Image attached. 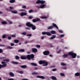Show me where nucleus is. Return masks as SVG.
Wrapping results in <instances>:
<instances>
[{
    "instance_id": "60",
    "label": "nucleus",
    "mask_w": 80,
    "mask_h": 80,
    "mask_svg": "<svg viewBox=\"0 0 80 80\" xmlns=\"http://www.w3.org/2000/svg\"><path fill=\"white\" fill-rule=\"evenodd\" d=\"M2 64H5V62H1Z\"/></svg>"
},
{
    "instance_id": "7",
    "label": "nucleus",
    "mask_w": 80,
    "mask_h": 80,
    "mask_svg": "<svg viewBox=\"0 0 80 80\" xmlns=\"http://www.w3.org/2000/svg\"><path fill=\"white\" fill-rule=\"evenodd\" d=\"M45 7V4H42L40 6V7L37 6V7L38 8H43Z\"/></svg>"
},
{
    "instance_id": "29",
    "label": "nucleus",
    "mask_w": 80,
    "mask_h": 80,
    "mask_svg": "<svg viewBox=\"0 0 80 80\" xmlns=\"http://www.w3.org/2000/svg\"><path fill=\"white\" fill-rule=\"evenodd\" d=\"M15 58L16 60H19V59H20V57L17 55H16L15 56Z\"/></svg>"
},
{
    "instance_id": "9",
    "label": "nucleus",
    "mask_w": 80,
    "mask_h": 80,
    "mask_svg": "<svg viewBox=\"0 0 80 80\" xmlns=\"http://www.w3.org/2000/svg\"><path fill=\"white\" fill-rule=\"evenodd\" d=\"M31 27L32 29L33 30H34L36 29V26L34 25H33L32 24L31 26Z\"/></svg>"
},
{
    "instance_id": "28",
    "label": "nucleus",
    "mask_w": 80,
    "mask_h": 80,
    "mask_svg": "<svg viewBox=\"0 0 80 80\" xmlns=\"http://www.w3.org/2000/svg\"><path fill=\"white\" fill-rule=\"evenodd\" d=\"M75 76H76L77 77H78L79 75H80V73L78 72H77L76 73H75Z\"/></svg>"
},
{
    "instance_id": "49",
    "label": "nucleus",
    "mask_w": 80,
    "mask_h": 80,
    "mask_svg": "<svg viewBox=\"0 0 80 80\" xmlns=\"http://www.w3.org/2000/svg\"><path fill=\"white\" fill-rule=\"evenodd\" d=\"M61 50L59 49V51H58V52H57V53H60V52H61Z\"/></svg>"
},
{
    "instance_id": "18",
    "label": "nucleus",
    "mask_w": 80,
    "mask_h": 80,
    "mask_svg": "<svg viewBox=\"0 0 80 80\" xmlns=\"http://www.w3.org/2000/svg\"><path fill=\"white\" fill-rule=\"evenodd\" d=\"M11 12L12 13H14V14H17L18 13L17 11H11Z\"/></svg>"
},
{
    "instance_id": "41",
    "label": "nucleus",
    "mask_w": 80,
    "mask_h": 80,
    "mask_svg": "<svg viewBox=\"0 0 80 80\" xmlns=\"http://www.w3.org/2000/svg\"><path fill=\"white\" fill-rule=\"evenodd\" d=\"M36 46L37 48H40V45H36Z\"/></svg>"
},
{
    "instance_id": "61",
    "label": "nucleus",
    "mask_w": 80,
    "mask_h": 80,
    "mask_svg": "<svg viewBox=\"0 0 80 80\" xmlns=\"http://www.w3.org/2000/svg\"><path fill=\"white\" fill-rule=\"evenodd\" d=\"M9 23L10 24H12V21H9Z\"/></svg>"
},
{
    "instance_id": "58",
    "label": "nucleus",
    "mask_w": 80,
    "mask_h": 80,
    "mask_svg": "<svg viewBox=\"0 0 80 80\" xmlns=\"http://www.w3.org/2000/svg\"><path fill=\"white\" fill-rule=\"evenodd\" d=\"M12 37H16V36H15V35H12L11 36Z\"/></svg>"
},
{
    "instance_id": "4",
    "label": "nucleus",
    "mask_w": 80,
    "mask_h": 80,
    "mask_svg": "<svg viewBox=\"0 0 80 80\" xmlns=\"http://www.w3.org/2000/svg\"><path fill=\"white\" fill-rule=\"evenodd\" d=\"M34 58V55L33 54H31V55H28L26 57V58L28 60H30L31 58Z\"/></svg>"
},
{
    "instance_id": "40",
    "label": "nucleus",
    "mask_w": 80,
    "mask_h": 80,
    "mask_svg": "<svg viewBox=\"0 0 80 80\" xmlns=\"http://www.w3.org/2000/svg\"><path fill=\"white\" fill-rule=\"evenodd\" d=\"M60 75H61V76H62V77H63V76H65V74H64L63 73H60Z\"/></svg>"
},
{
    "instance_id": "11",
    "label": "nucleus",
    "mask_w": 80,
    "mask_h": 80,
    "mask_svg": "<svg viewBox=\"0 0 80 80\" xmlns=\"http://www.w3.org/2000/svg\"><path fill=\"white\" fill-rule=\"evenodd\" d=\"M9 75L10 77H14L15 76L14 73L12 72H10L9 73Z\"/></svg>"
},
{
    "instance_id": "10",
    "label": "nucleus",
    "mask_w": 80,
    "mask_h": 80,
    "mask_svg": "<svg viewBox=\"0 0 80 80\" xmlns=\"http://www.w3.org/2000/svg\"><path fill=\"white\" fill-rule=\"evenodd\" d=\"M38 21H40V19H39V18H37L36 19H32V22H34V23H35V22H38Z\"/></svg>"
},
{
    "instance_id": "54",
    "label": "nucleus",
    "mask_w": 80,
    "mask_h": 80,
    "mask_svg": "<svg viewBox=\"0 0 80 80\" xmlns=\"http://www.w3.org/2000/svg\"><path fill=\"white\" fill-rule=\"evenodd\" d=\"M52 71L53 72H55V71H57V69H53L52 70Z\"/></svg>"
},
{
    "instance_id": "26",
    "label": "nucleus",
    "mask_w": 80,
    "mask_h": 80,
    "mask_svg": "<svg viewBox=\"0 0 80 80\" xmlns=\"http://www.w3.org/2000/svg\"><path fill=\"white\" fill-rule=\"evenodd\" d=\"M31 64L32 65H33V66H35L36 67L37 66V64L35 63L32 62L31 63Z\"/></svg>"
},
{
    "instance_id": "22",
    "label": "nucleus",
    "mask_w": 80,
    "mask_h": 80,
    "mask_svg": "<svg viewBox=\"0 0 80 80\" xmlns=\"http://www.w3.org/2000/svg\"><path fill=\"white\" fill-rule=\"evenodd\" d=\"M2 24V25H6V24H7V22L5 21H2L1 22Z\"/></svg>"
},
{
    "instance_id": "45",
    "label": "nucleus",
    "mask_w": 80,
    "mask_h": 80,
    "mask_svg": "<svg viewBox=\"0 0 80 80\" xmlns=\"http://www.w3.org/2000/svg\"><path fill=\"white\" fill-rule=\"evenodd\" d=\"M20 15L21 17H23V12H21Z\"/></svg>"
},
{
    "instance_id": "50",
    "label": "nucleus",
    "mask_w": 80,
    "mask_h": 80,
    "mask_svg": "<svg viewBox=\"0 0 80 80\" xmlns=\"http://www.w3.org/2000/svg\"><path fill=\"white\" fill-rule=\"evenodd\" d=\"M59 33H63V32L61 30H59Z\"/></svg>"
},
{
    "instance_id": "57",
    "label": "nucleus",
    "mask_w": 80,
    "mask_h": 80,
    "mask_svg": "<svg viewBox=\"0 0 80 80\" xmlns=\"http://www.w3.org/2000/svg\"><path fill=\"white\" fill-rule=\"evenodd\" d=\"M15 45V44H14L13 43H11V46H13Z\"/></svg>"
},
{
    "instance_id": "3",
    "label": "nucleus",
    "mask_w": 80,
    "mask_h": 80,
    "mask_svg": "<svg viewBox=\"0 0 80 80\" xmlns=\"http://www.w3.org/2000/svg\"><path fill=\"white\" fill-rule=\"evenodd\" d=\"M52 25L53 26H49L48 28V30L52 29V28H54V27H55V28H56L57 29H58V26H57V25H56V24H55V23H53Z\"/></svg>"
},
{
    "instance_id": "25",
    "label": "nucleus",
    "mask_w": 80,
    "mask_h": 80,
    "mask_svg": "<svg viewBox=\"0 0 80 80\" xmlns=\"http://www.w3.org/2000/svg\"><path fill=\"white\" fill-rule=\"evenodd\" d=\"M45 3V1H43V0L41 1V2H40L41 4H44Z\"/></svg>"
},
{
    "instance_id": "51",
    "label": "nucleus",
    "mask_w": 80,
    "mask_h": 80,
    "mask_svg": "<svg viewBox=\"0 0 80 80\" xmlns=\"http://www.w3.org/2000/svg\"><path fill=\"white\" fill-rule=\"evenodd\" d=\"M0 47H5V45L4 44H0Z\"/></svg>"
},
{
    "instance_id": "16",
    "label": "nucleus",
    "mask_w": 80,
    "mask_h": 80,
    "mask_svg": "<svg viewBox=\"0 0 80 80\" xmlns=\"http://www.w3.org/2000/svg\"><path fill=\"white\" fill-rule=\"evenodd\" d=\"M6 66H7V64H3L2 65L0 64V69H1V68H2V67H6Z\"/></svg>"
},
{
    "instance_id": "33",
    "label": "nucleus",
    "mask_w": 80,
    "mask_h": 80,
    "mask_svg": "<svg viewBox=\"0 0 80 80\" xmlns=\"http://www.w3.org/2000/svg\"><path fill=\"white\" fill-rule=\"evenodd\" d=\"M13 8H13V7H9V9L10 10H11V11H12V10H13Z\"/></svg>"
},
{
    "instance_id": "19",
    "label": "nucleus",
    "mask_w": 80,
    "mask_h": 80,
    "mask_svg": "<svg viewBox=\"0 0 80 80\" xmlns=\"http://www.w3.org/2000/svg\"><path fill=\"white\" fill-rule=\"evenodd\" d=\"M51 78L53 80H57V78L55 76H52L51 77Z\"/></svg>"
},
{
    "instance_id": "30",
    "label": "nucleus",
    "mask_w": 80,
    "mask_h": 80,
    "mask_svg": "<svg viewBox=\"0 0 80 80\" xmlns=\"http://www.w3.org/2000/svg\"><path fill=\"white\" fill-rule=\"evenodd\" d=\"M14 42L16 43H18L19 42V40H17V39H15L14 40Z\"/></svg>"
},
{
    "instance_id": "27",
    "label": "nucleus",
    "mask_w": 80,
    "mask_h": 80,
    "mask_svg": "<svg viewBox=\"0 0 80 80\" xmlns=\"http://www.w3.org/2000/svg\"><path fill=\"white\" fill-rule=\"evenodd\" d=\"M15 0H10L9 1L10 3H14V2H15Z\"/></svg>"
},
{
    "instance_id": "35",
    "label": "nucleus",
    "mask_w": 80,
    "mask_h": 80,
    "mask_svg": "<svg viewBox=\"0 0 80 80\" xmlns=\"http://www.w3.org/2000/svg\"><path fill=\"white\" fill-rule=\"evenodd\" d=\"M7 49H12V48H13L12 47L8 46L7 47Z\"/></svg>"
},
{
    "instance_id": "17",
    "label": "nucleus",
    "mask_w": 80,
    "mask_h": 80,
    "mask_svg": "<svg viewBox=\"0 0 80 80\" xmlns=\"http://www.w3.org/2000/svg\"><path fill=\"white\" fill-rule=\"evenodd\" d=\"M27 67V66L26 65H22L20 66V68H26Z\"/></svg>"
},
{
    "instance_id": "46",
    "label": "nucleus",
    "mask_w": 80,
    "mask_h": 80,
    "mask_svg": "<svg viewBox=\"0 0 80 80\" xmlns=\"http://www.w3.org/2000/svg\"><path fill=\"white\" fill-rule=\"evenodd\" d=\"M3 50H2V49L0 48V53H3Z\"/></svg>"
},
{
    "instance_id": "64",
    "label": "nucleus",
    "mask_w": 80,
    "mask_h": 80,
    "mask_svg": "<svg viewBox=\"0 0 80 80\" xmlns=\"http://www.w3.org/2000/svg\"><path fill=\"white\" fill-rule=\"evenodd\" d=\"M34 70H38V68H35L34 69Z\"/></svg>"
},
{
    "instance_id": "52",
    "label": "nucleus",
    "mask_w": 80,
    "mask_h": 80,
    "mask_svg": "<svg viewBox=\"0 0 80 80\" xmlns=\"http://www.w3.org/2000/svg\"><path fill=\"white\" fill-rule=\"evenodd\" d=\"M26 6H22V8H26Z\"/></svg>"
},
{
    "instance_id": "2",
    "label": "nucleus",
    "mask_w": 80,
    "mask_h": 80,
    "mask_svg": "<svg viewBox=\"0 0 80 80\" xmlns=\"http://www.w3.org/2000/svg\"><path fill=\"white\" fill-rule=\"evenodd\" d=\"M39 63L40 64V65H42V64H44L42 65V66H47V65H48V62L42 60L39 61Z\"/></svg>"
},
{
    "instance_id": "24",
    "label": "nucleus",
    "mask_w": 80,
    "mask_h": 80,
    "mask_svg": "<svg viewBox=\"0 0 80 80\" xmlns=\"http://www.w3.org/2000/svg\"><path fill=\"white\" fill-rule=\"evenodd\" d=\"M46 35L48 36H51V35H52V34H51V33L49 32H46Z\"/></svg>"
},
{
    "instance_id": "15",
    "label": "nucleus",
    "mask_w": 80,
    "mask_h": 80,
    "mask_svg": "<svg viewBox=\"0 0 80 80\" xmlns=\"http://www.w3.org/2000/svg\"><path fill=\"white\" fill-rule=\"evenodd\" d=\"M18 52H25V49H21L18 51Z\"/></svg>"
},
{
    "instance_id": "20",
    "label": "nucleus",
    "mask_w": 80,
    "mask_h": 80,
    "mask_svg": "<svg viewBox=\"0 0 80 80\" xmlns=\"http://www.w3.org/2000/svg\"><path fill=\"white\" fill-rule=\"evenodd\" d=\"M50 33L51 34H55V33H56V32L54 30H52L51 31Z\"/></svg>"
},
{
    "instance_id": "13",
    "label": "nucleus",
    "mask_w": 80,
    "mask_h": 80,
    "mask_svg": "<svg viewBox=\"0 0 80 80\" xmlns=\"http://www.w3.org/2000/svg\"><path fill=\"white\" fill-rule=\"evenodd\" d=\"M56 38V35H52V37L50 38V40H53Z\"/></svg>"
},
{
    "instance_id": "8",
    "label": "nucleus",
    "mask_w": 80,
    "mask_h": 80,
    "mask_svg": "<svg viewBox=\"0 0 80 80\" xmlns=\"http://www.w3.org/2000/svg\"><path fill=\"white\" fill-rule=\"evenodd\" d=\"M37 78H41V79H45V78L43 76H37L36 77Z\"/></svg>"
},
{
    "instance_id": "12",
    "label": "nucleus",
    "mask_w": 80,
    "mask_h": 80,
    "mask_svg": "<svg viewBox=\"0 0 80 80\" xmlns=\"http://www.w3.org/2000/svg\"><path fill=\"white\" fill-rule=\"evenodd\" d=\"M32 52L33 53L37 52V49L35 48H33L32 49Z\"/></svg>"
},
{
    "instance_id": "48",
    "label": "nucleus",
    "mask_w": 80,
    "mask_h": 80,
    "mask_svg": "<svg viewBox=\"0 0 80 80\" xmlns=\"http://www.w3.org/2000/svg\"><path fill=\"white\" fill-rule=\"evenodd\" d=\"M32 12H33V10L31 9L29 10V13H32Z\"/></svg>"
},
{
    "instance_id": "37",
    "label": "nucleus",
    "mask_w": 80,
    "mask_h": 80,
    "mask_svg": "<svg viewBox=\"0 0 80 80\" xmlns=\"http://www.w3.org/2000/svg\"><path fill=\"white\" fill-rule=\"evenodd\" d=\"M3 61H4V62H9V61L8 59L4 60Z\"/></svg>"
},
{
    "instance_id": "42",
    "label": "nucleus",
    "mask_w": 80,
    "mask_h": 80,
    "mask_svg": "<svg viewBox=\"0 0 80 80\" xmlns=\"http://www.w3.org/2000/svg\"><path fill=\"white\" fill-rule=\"evenodd\" d=\"M32 75H34V74H35V75H37L38 74V73L36 72H34L32 73Z\"/></svg>"
},
{
    "instance_id": "23",
    "label": "nucleus",
    "mask_w": 80,
    "mask_h": 80,
    "mask_svg": "<svg viewBox=\"0 0 80 80\" xmlns=\"http://www.w3.org/2000/svg\"><path fill=\"white\" fill-rule=\"evenodd\" d=\"M68 56V54H64L62 55V57L63 58H67Z\"/></svg>"
},
{
    "instance_id": "34",
    "label": "nucleus",
    "mask_w": 80,
    "mask_h": 80,
    "mask_svg": "<svg viewBox=\"0 0 80 80\" xmlns=\"http://www.w3.org/2000/svg\"><path fill=\"white\" fill-rule=\"evenodd\" d=\"M65 36V35L64 34H61L59 36V37L60 38H62V37H63Z\"/></svg>"
},
{
    "instance_id": "5",
    "label": "nucleus",
    "mask_w": 80,
    "mask_h": 80,
    "mask_svg": "<svg viewBox=\"0 0 80 80\" xmlns=\"http://www.w3.org/2000/svg\"><path fill=\"white\" fill-rule=\"evenodd\" d=\"M32 25V24H31L30 22H28L26 24V25L28 27H31Z\"/></svg>"
},
{
    "instance_id": "32",
    "label": "nucleus",
    "mask_w": 80,
    "mask_h": 80,
    "mask_svg": "<svg viewBox=\"0 0 80 80\" xmlns=\"http://www.w3.org/2000/svg\"><path fill=\"white\" fill-rule=\"evenodd\" d=\"M18 73H20L21 74H22L23 73V72L22 71H18Z\"/></svg>"
},
{
    "instance_id": "63",
    "label": "nucleus",
    "mask_w": 80,
    "mask_h": 80,
    "mask_svg": "<svg viewBox=\"0 0 80 80\" xmlns=\"http://www.w3.org/2000/svg\"><path fill=\"white\" fill-rule=\"evenodd\" d=\"M46 78H47V80H50V78H48V77H47Z\"/></svg>"
},
{
    "instance_id": "43",
    "label": "nucleus",
    "mask_w": 80,
    "mask_h": 80,
    "mask_svg": "<svg viewBox=\"0 0 80 80\" xmlns=\"http://www.w3.org/2000/svg\"><path fill=\"white\" fill-rule=\"evenodd\" d=\"M27 37H32V34H28L27 35Z\"/></svg>"
},
{
    "instance_id": "6",
    "label": "nucleus",
    "mask_w": 80,
    "mask_h": 80,
    "mask_svg": "<svg viewBox=\"0 0 80 80\" xmlns=\"http://www.w3.org/2000/svg\"><path fill=\"white\" fill-rule=\"evenodd\" d=\"M50 52L49 51H46L43 52V54L44 55H49Z\"/></svg>"
},
{
    "instance_id": "14",
    "label": "nucleus",
    "mask_w": 80,
    "mask_h": 80,
    "mask_svg": "<svg viewBox=\"0 0 80 80\" xmlns=\"http://www.w3.org/2000/svg\"><path fill=\"white\" fill-rule=\"evenodd\" d=\"M20 58L22 60H26V59H27V58L25 56H22L20 57Z\"/></svg>"
},
{
    "instance_id": "47",
    "label": "nucleus",
    "mask_w": 80,
    "mask_h": 80,
    "mask_svg": "<svg viewBox=\"0 0 80 80\" xmlns=\"http://www.w3.org/2000/svg\"><path fill=\"white\" fill-rule=\"evenodd\" d=\"M8 40H11V39H12V37H11L8 36Z\"/></svg>"
},
{
    "instance_id": "21",
    "label": "nucleus",
    "mask_w": 80,
    "mask_h": 80,
    "mask_svg": "<svg viewBox=\"0 0 80 80\" xmlns=\"http://www.w3.org/2000/svg\"><path fill=\"white\" fill-rule=\"evenodd\" d=\"M11 63H12V64H14V65H17V64H18V62H17L12 61L11 62Z\"/></svg>"
},
{
    "instance_id": "53",
    "label": "nucleus",
    "mask_w": 80,
    "mask_h": 80,
    "mask_svg": "<svg viewBox=\"0 0 80 80\" xmlns=\"http://www.w3.org/2000/svg\"><path fill=\"white\" fill-rule=\"evenodd\" d=\"M5 58V57H2L0 58V60H2V59H3Z\"/></svg>"
},
{
    "instance_id": "39",
    "label": "nucleus",
    "mask_w": 80,
    "mask_h": 80,
    "mask_svg": "<svg viewBox=\"0 0 80 80\" xmlns=\"http://www.w3.org/2000/svg\"><path fill=\"white\" fill-rule=\"evenodd\" d=\"M40 2H41L40 0H38L36 2V3H38V4L40 3Z\"/></svg>"
},
{
    "instance_id": "62",
    "label": "nucleus",
    "mask_w": 80,
    "mask_h": 80,
    "mask_svg": "<svg viewBox=\"0 0 80 80\" xmlns=\"http://www.w3.org/2000/svg\"><path fill=\"white\" fill-rule=\"evenodd\" d=\"M22 80H28V79H27V78H24V79H22Z\"/></svg>"
},
{
    "instance_id": "44",
    "label": "nucleus",
    "mask_w": 80,
    "mask_h": 80,
    "mask_svg": "<svg viewBox=\"0 0 80 80\" xmlns=\"http://www.w3.org/2000/svg\"><path fill=\"white\" fill-rule=\"evenodd\" d=\"M61 65H62V66H65V65H66V64H65L63 63H61Z\"/></svg>"
},
{
    "instance_id": "36",
    "label": "nucleus",
    "mask_w": 80,
    "mask_h": 80,
    "mask_svg": "<svg viewBox=\"0 0 80 80\" xmlns=\"http://www.w3.org/2000/svg\"><path fill=\"white\" fill-rule=\"evenodd\" d=\"M42 35H46L47 34V32H42Z\"/></svg>"
},
{
    "instance_id": "56",
    "label": "nucleus",
    "mask_w": 80,
    "mask_h": 80,
    "mask_svg": "<svg viewBox=\"0 0 80 80\" xmlns=\"http://www.w3.org/2000/svg\"><path fill=\"white\" fill-rule=\"evenodd\" d=\"M33 17L32 16H29L28 18L29 19H32Z\"/></svg>"
},
{
    "instance_id": "38",
    "label": "nucleus",
    "mask_w": 80,
    "mask_h": 80,
    "mask_svg": "<svg viewBox=\"0 0 80 80\" xmlns=\"http://www.w3.org/2000/svg\"><path fill=\"white\" fill-rule=\"evenodd\" d=\"M27 34V32H23L22 33V35H25Z\"/></svg>"
},
{
    "instance_id": "59",
    "label": "nucleus",
    "mask_w": 80,
    "mask_h": 80,
    "mask_svg": "<svg viewBox=\"0 0 80 80\" xmlns=\"http://www.w3.org/2000/svg\"><path fill=\"white\" fill-rule=\"evenodd\" d=\"M26 30H30V28H26Z\"/></svg>"
},
{
    "instance_id": "55",
    "label": "nucleus",
    "mask_w": 80,
    "mask_h": 80,
    "mask_svg": "<svg viewBox=\"0 0 80 80\" xmlns=\"http://www.w3.org/2000/svg\"><path fill=\"white\" fill-rule=\"evenodd\" d=\"M27 13L26 12H23V15H27Z\"/></svg>"
},
{
    "instance_id": "31",
    "label": "nucleus",
    "mask_w": 80,
    "mask_h": 80,
    "mask_svg": "<svg viewBox=\"0 0 80 80\" xmlns=\"http://www.w3.org/2000/svg\"><path fill=\"white\" fill-rule=\"evenodd\" d=\"M6 37H7V35H6L4 34L2 36V37L4 39V38H6Z\"/></svg>"
},
{
    "instance_id": "1",
    "label": "nucleus",
    "mask_w": 80,
    "mask_h": 80,
    "mask_svg": "<svg viewBox=\"0 0 80 80\" xmlns=\"http://www.w3.org/2000/svg\"><path fill=\"white\" fill-rule=\"evenodd\" d=\"M68 55L72 56V58H76V57H77V54L74 53L72 52H69L68 53Z\"/></svg>"
}]
</instances>
